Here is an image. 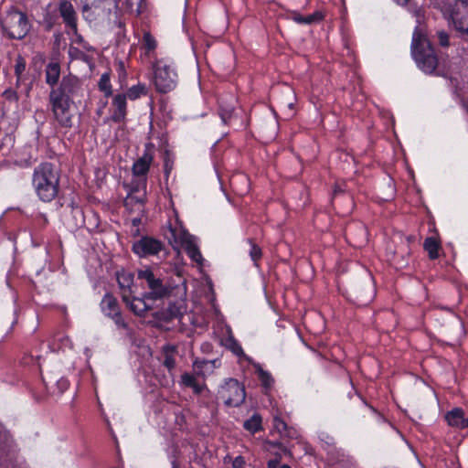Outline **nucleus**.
I'll use <instances>...</instances> for the list:
<instances>
[{
    "mask_svg": "<svg viewBox=\"0 0 468 468\" xmlns=\"http://www.w3.org/2000/svg\"><path fill=\"white\" fill-rule=\"evenodd\" d=\"M58 183L59 174L52 164L44 163L35 169L33 185L41 200H53L58 192Z\"/></svg>",
    "mask_w": 468,
    "mask_h": 468,
    "instance_id": "nucleus-1",
    "label": "nucleus"
},
{
    "mask_svg": "<svg viewBox=\"0 0 468 468\" xmlns=\"http://www.w3.org/2000/svg\"><path fill=\"white\" fill-rule=\"evenodd\" d=\"M411 49L420 69L429 74L435 72L438 67L437 55L430 40L420 27H416L413 32Z\"/></svg>",
    "mask_w": 468,
    "mask_h": 468,
    "instance_id": "nucleus-2",
    "label": "nucleus"
},
{
    "mask_svg": "<svg viewBox=\"0 0 468 468\" xmlns=\"http://www.w3.org/2000/svg\"><path fill=\"white\" fill-rule=\"evenodd\" d=\"M346 298L357 306H366L374 299L373 279L367 271H362L351 281L346 291Z\"/></svg>",
    "mask_w": 468,
    "mask_h": 468,
    "instance_id": "nucleus-3",
    "label": "nucleus"
},
{
    "mask_svg": "<svg viewBox=\"0 0 468 468\" xmlns=\"http://www.w3.org/2000/svg\"><path fill=\"white\" fill-rule=\"evenodd\" d=\"M335 399L339 407L353 416H366L375 412L374 408L367 405L356 392L352 383H347L339 388L336 392Z\"/></svg>",
    "mask_w": 468,
    "mask_h": 468,
    "instance_id": "nucleus-4",
    "label": "nucleus"
},
{
    "mask_svg": "<svg viewBox=\"0 0 468 468\" xmlns=\"http://www.w3.org/2000/svg\"><path fill=\"white\" fill-rule=\"evenodd\" d=\"M1 28L10 39H23L30 30L27 14L11 6L1 19Z\"/></svg>",
    "mask_w": 468,
    "mask_h": 468,
    "instance_id": "nucleus-5",
    "label": "nucleus"
},
{
    "mask_svg": "<svg viewBox=\"0 0 468 468\" xmlns=\"http://www.w3.org/2000/svg\"><path fill=\"white\" fill-rule=\"evenodd\" d=\"M137 276L139 280L144 281L148 292H144V297L152 298V301H156L167 297L171 290L164 279L157 276L150 268L144 270H138Z\"/></svg>",
    "mask_w": 468,
    "mask_h": 468,
    "instance_id": "nucleus-6",
    "label": "nucleus"
},
{
    "mask_svg": "<svg viewBox=\"0 0 468 468\" xmlns=\"http://www.w3.org/2000/svg\"><path fill=\"white\" fill-rule=\"evenodd\" d=\"M218 398L224 400L229 407L240 406L246 398V391L237 379L229 378L218 389Z\"/></svg>",
    "mask_w": 468,
    "mask_h": 468,
    "instance_id": "nucleus-7",
    "label": "nucleus"
},
{
    "mask_svg": "<svg viewBox=\"0 0 468 468\" xmlns=\"http://www.w3.org/2000/svg\"><path fill=\"white\" fill-rule=\"evenodd\" d=\"M49 103L55 119L63 127L72 126V113L70 112V105L72 100H66L55 96L54 92L49 93Z\"/></svg>",
    "mask_w": 468,
    "mask_h": 468,
    "instance_id": "nucleus-8",
    "label": "nucleus"
},
{
    "mask_svg": "<svg viewBox=\"0 0 468 468\" xmlns=\"http://www.w3.org/2000/svg\"><path fill=\"white\" fill-rule=\"evenodd\" d=\"M176 74L168 65L157 66L154 69V82L156 90L160 93H167L176 87Z\"/></svg>",
    "mask_w": 468,
    "mask_h": 468,
    "instance_id": "nucleus-9",
    "label": "nucleus"
},
{
    "mask_svg": "<svg viewBox=\"0 0 468 468\" xmlns=\"http://www.w3.org/2000/svg\"><path fill=\"white\" fill-rule=\"evenodd\" d=\"M165 248L164 243L153 237L143 236L133 242L132 250L139 257H148L157 255Z\"/></svg>",
    "mask_w": 468,
    "mask_h": 468,
    "instance_id": "nucleus-10",
    "label": "nucleus"
},
{
    "mask_svg": "<svg viewBox=\"0 0 468 468\" xmlns=\"http://www.w3.org/2000/svg\"><path fill=\"white\" fill-rule=\"evenodd\" d=\"M456 30L468 36V0H457L452 12Z\"/></svg>",
    "mask_w": 468,
    "mask_h": 468,
    "instance_id": "nucleus-11",
    "label": "nucleus"
},
{
    "mask_svg": "<svg viewBox=\"0 0 468 468\" xmlns=\"http://www.w3.org/2000/svg\"><path fill=\"white\" fill-rule=\"evenodd\" d=\"M80 88V80L77 77L69 74L63 77L59 86L57 88H52L50 92H54L55 96L59 98L71 100V97L78 92Z\"/></svg>",
    "mask_w": 468,
    "mask_h": 468,
    "instance_id": "nucleus-12",
    "label": "nucleus"
},
{
    "mask_svg": "<svg viewBox=\"0 0 468 468\" xmlns=\"http://www.w3.org/2000/svg\"><path fill=\"white\" fill-rule=\"evenodd\" d=\"M257 131L261 139L271 141L277 135L278 122L273 116L267 114L258 122Z\"/></svg>",
    "mask_w": 468,
    "mask_h": 468,
    "instance_id": "nucleus-13",
    "label": "nucleus"
},
{
    "mask_svg": "<svg viewBox=\"0 0 468 468\" xmlns=\"http://www.w3.org/2000/svg\"><path fill=\"white\" fill-rule=\"evenodd\" d=\"M118 285L122 291V299L125 303H129V297L134 293L133 290L134 274L124 270L116 271Z\"/></svg>",
    "mask_w": 468,
    "mask_h": 468,
    "instance_id": "nucleus-14",
    "label": "nucleus"
},
{
    "mask_svg": "<svg viewBox=\"0 0 468 468\" xmlns=\"http://www.w3.org/2000/svg\"><path fill=\"white\" fill-rule=\"evenodd\" d=\"M183 306L177 303H169L166 308L162 309L155 313L154 317L163 322L169 323L175 319H181L183 317Z\"/></svg>",
    "mask_w": 468,
    "mask_h": 468,
    "instance_id": "nucleus-15",
    "label": "nucleus"
},
{
    "mask_svg": "<svg viewBox=\"0 0 468 468\" xmlns=\"http://www.w3.org/2000/svg\"><path fill=\"white\" fill-rule=\"evenodd\" d=\"M346 239L354 247L361 248L367 243V231L365 226L359 225L357 229L352 226L346 229Z\"/></svg>",
    "mask_w": 468,
    "mask_h": 468,
    "instance_id": "nucleus-16",
    "label": "nucleus"
},
{
    "mask_svg": "<svg viewBox=\"0 0 468 468\" xmlns=\"http://www.w3.org/2000/svg\"><path fill=\"white\" fill-rule=\"evenodd\" d=\"M148 300H152V298L144 297V292L142 297L130 296L129 303L126 304L134 314L144 316L147 311L152 309V306L147 303Z\"/></svg>",
    "mask_w": 468,
    "mask_h": 468,
    "instance_id": "nucleus-17",
    "label": "nucleus"
},
{
    "mask_svg": "<svg viewBox=\"0 0 468 468\" xmlns=\"http://www.w3.org/2000/svg\"><path fill=\"white\" fill-rule=\"evenodd\" d=\"M59 14L61 17L63 18V21L65 24L73 28L77 29V18H76V12L74 10V7L72 4L67 0L61 1L59 4Z\"/></svg>",
    "mask_w": 468,
    "mask_h": 468,
    "instance_id": "nucleus-18",
    "label": "nucleus"
},
{
    "mask_svg": "<svg viewBox=\"0 0 468 468\" xmlns=\"http://www.w3.org/2000/svg\"><path fill=\"white\" fill-rule=\"evenodd\" d=\"M153 154L147 148L145 153L133 165V174L136 176H144L150 168Z\"/></svg>",
    "mask_w": 468,
    "mask_h": 468,
    "instance_id": "nucleus-19",
    "label": "nucleus"
},
{
    "mask_svg": "<svg viewBox=\"0 0 468 468\" xmlns=\"http://www.w3.org/2000/svg\"><path fill=\"white\" fill-rule=\"evenodd\" d=\"M112 105L115 107L112 117V121L115 122H122L126 116V95H115L112 100Z\"/></svg>",
    "mask_w": 468,
    "mask_h": 468,
    "instance_id": "nucleus-20",
    "label": "nucleus"
},
{
    "mask_svg": "<svg viewBox=\"0 0 468 468\" xmlns=\"http://www.w3.org/2000/svg\"><path fill=\"white\" fill-rule=\"evenodd\" d=\"M445 420L450 426L457 428H466L468 426V420L464 418V412L459 408H455L452 410L447 412Z\"/></svg>",
    "mask_w": 468,
    "mask_h": 468,
    "instance_id": "nucleus-21",
    "label": "nucleus"
},
{
    "mask_svg": "<svg viewBox=\"0 0 468 468\" xmlns=\"http://www.w3.org/2000/svg\"><path fill=\"white\" fill-rule=\"evenodd\" d=\"M46 82L52 88L58 84L60 76V65L57 61L49 62L46 67Z\"/></svg>",
    "mask_w": 468,
    "mask_h": 468,
    "instance_id": "nucleus-22",
    "label": "nucleus"
},
{
    "mask_svg": "<svg viewBox=\"0 0 468 468\" xmlns=\"http://www.w3.org/2000/svg\"><path fill=\"white\" fill-rule=\"evenodd\" d=\"M293 99L294 93L292 90L287 88L284 92V98L280 100L278 102L280 111L283 112L287 117L292 116V111L293 109Z\"/></svg>",
    "mask_w": 468,
    "mask_h": 468,
    "instance_id": "nucleus-23",
    "label": "nucleus"
},
{
    "mask_svg": "<svg viewBox=\"0 0 468 468\" xmlns=\"http://www.w3.org/2000/svg\"><path fill=\"white\" fill-rule=\"evenodd\" d=\"M66 222L72 229L80 228L84 223V215L80 207H72L70 215L66 216Z\"/></svg>",
    "mask_w": 468,
    "mask_h": 468,
    "instance_id": "nucleus-24",
    "label": "nucleus"
},
{
    "mask_svg": "<svg viewBox=\"0 0 468 468\" xmlns=\"http://www.w3.org/2000/svg\"><path fill=\"white\" fill-rule=\"evenodd\" d=\"M164 355L163 365L169 370L172 371L176 367L175 356L177 353V347L173 345H165L162 348Z\"/></svg>",
    "mask_w": 468,
    "mask_h": 468,
    "instance_id": "nucleus-25",
    "label": "nucleus"
},
{
    "mask_svg": "<svg viewBox=\"0 0 468 468\" xmlns=\"http://www.w3.org/2000/svg\"><path fill=\"white\" fill-rule=\"evenodd\" d=\"M102 310L111 316L120 311L117 299L111 293H106L101 301Z\"/></svg>",
    "mask_w": 468,
    "mask_h": 468,
    "instance_id": "nucleus-26",
    "label": "nucleus"
},
{
    "mask_svg": "<svg viewBox=\"0 0 468 468\" xmlns=\"http://www.w3.org/2000/svg\"><path fill=\"white\" fill-rule=\"evenodd\" d=\"M234 99H231V102H227L224 99H221L218 101L219 104V115L222 119V121L227 123L228 120H229L232 116V113L234 112L235 106H234Z\"/></svg>",
    "mask_w": 468,
    "mask_h": 468,
    "instance_id": "nucleus-27",
    "label": "nucleus"
},
{
    "mask_svg": "<svg viewBox=\"0 0 468 468\" xmlns=\"http://www.w3.org/2000/svg\"><path fill=\"white\" fill-rule=\"evenodd\" d=\"M323 14L321 12H314L312 15H308L303 16L298 13H293L292 16V20L299 24H308L311 25L315 22H319L323 19Z\"/></svg>",
    "mask_w": 468,
    "mask_h": 468,
    "instance_id": "nucleus-28",
    "label": "nucleus"
},
{
    "mask_svg": "<svg viewBox=\"0 0 468 468\" xmlns=\"http://www.w3.org/2000/svg\"><path fill=\"white\" fill-rule=\"evenodd\" d=\"M424 249L428 251L429 257L431 260L437 259L439 257V249L440 244L436 240V239L432 237H429L424 241Z\"/></svg>",
    "mask_w": 468,
    "mask_h": 468,
    "instance_id": "nucleus-29",
    "label": "nucleus"
},
{
    "mask_svg": "<svg viewBox=\"0 0 468 468\" xmlns=\"http://www.w3.org/2000/svg\"><path fill=\"white\" fill-rule=\"evenodd\" d=\"M243 427L251 433L259 431L262 429L261 417L259 414H254L250 419L244 421Z\"/></svg>",
    "mask_w": 468,
    "mask_h": 468,
    "instance_id": "nucleus-30",
    "label": "nucleus"
},
{
    "mask_svg": "<svg viewBox=\"0 0 468 468\" xmlns=\"http://www.w3.org/2000/svg\"><path fill=\"white\" fill-rule=\"evenodd\" d=\"M147 93V89L143 84H138L131 87L128 90L126 95V99L129 98L130 100H136L141 95H145Z\"/></svg>",
    "mask_w": 468,
    "mask_h": 468,
    "instance_id": "nucleus-31",
    "label": "nucleus"
},
{
    "mask_svg": "<svg viewBox=\"0 0 468 468\" xmlns=\"http://www.w3.org/2000/svg\"><path fill=\"white\" fill-rule=\"evenodd\" d=\"M224 463H231L232 468H245L246 466V461L242 456L232 459L230 455H227L224 458Z\"/></svg>",
    "mask_w": 468,
    "mask_h": 468,
    "instance_id": "nucleus-32",
    "label": "nucleus"
},
{
    "mask_svg": "<svg viewBox=\"0 0 468 468\" xmlns=\"http://www.w3.org/2000/svg\"><path fill=\"white\" fill-rule=\"evenodd\" d=\"M99 88L106 96L112 95V87L110 84V77L108 74H102L99 81Z\"/></svg>",
    "mask_w": 468,
    "mask_h": 468,
    "instance_id": "nucleus-33",
    "label": "nucleus"
},
{
    "mask_svg": "<svg viewBox=\"0 0 468 468\" xmlns=\"http://www.w3.org/2000/svg\"><path fill=\"white\" fill-rule=\"evenodd\" d=\"M186 253L187 255L195 261H199L202 258L201 256V253L198 250V248L193 244V243H188L186 246Z\"/></svg>",
    "mask_w": 468,
    "mask_h": 468,
    "instance_id": "nucleus-34",
    "label": "nucleus"
},
{
    "mask_svg": "<svg viewBox=\"0 0 468 468\" xmlns=\"http://www.w3.org/2000/svg\"><path fill=\"white\" fill-rule=\"evenodd\" d=\"M26 69V61L22 56H17L16 58L15 64V74L17 78V80H20L22 73Z\"/></svg>",
    "mask_w": 468,
    "mask_h": 468,
    "instance_id": "nucleus-35",
    "label": "nucleus"
},
{
    "mask_svg": "<svg viewBox=\"0 0 468 468\" xmlns=\"http://www.w3.org/2000/svg\"><path fill=\"white\" fill-rule=\"evenodd\" d=\"M69 55L72 59H80L83 61H88L89 56L83 51L80 50L77 48H70L69 50Z\"/></svg>",
    "mask_w": 468,
    "mask_h": 468,
    "instance_id": "nucleus-36",
    "label": "nucleus"
},
{
    "mask_svg": "<svg viewBox=\"0 0 468 468\" xmlns=\"http://www.w3.org/2000/svg\"><path fill=\"white\" fill-rule=\"evenodd\" d=\"M249 244L250 245V255L253 261H257L261 257V248L252 242L251 239H249Z\"/></svg>",
    "mask_w": 468,
    "mask_h": 468,
    "instance_id": "nucleus-37",
    "label": "nucleus"
},
{
    "mask_svg": "<svg viewBox=\"0 0 468 468\" xmlns=\"http://www.w3.org/2000/svg\"><path fill=\"white\" fill-rule=\"evenodd\" d=\"M257 372H258L261 381L262 382V385L265 387L271 386V384L272 382V378H271V375L268 372L264 371L261 367H260L257 370Z\"/></svg>",
    "mask_w": 468,
    "mask_h": 468,
    "instance_id": "nucleus-38",
    "label": "nucleus"
},
{
    "mask_svg": "<svg viewBox=\"0 0 468 468\" xmlns=\"http://www.w3.org/2000/svg\"><path fill=\"white\" fill-rule=\"evenodd\" d=\"M144 45L148 51L155 48L156 42L150 33H144Z\"/></svg>",
    "mask_w": 468,
    "mask_h": 468,
    "instance_id": "nucleus-39",
    "label": "nucleus"
},
{
    "mask_svg": "<svg viewBox=\"0 0 468 468\" xmlns=\"http://www.w3.org/2000/svg\"><path fill=\"white\" fill-rule=\"evenodd\" d=\"M275 429L282 434L283 432H287V435H290L288 431L287 424L280 418H274L273 420Z\"/></svg>",
    "mask_w": 468,
    "mask_h": 468,
    "instance_id": "nucleus-40",
    "label": "nucleus"
},
{
    "mask_svg": "<svg viewBox=\"0 0 468 468\" xmlns=\"http://www.w3.org/2000/svg\"><path fill=\"white\" fill-rule=\"evenodd\" d=\"M181 382L184 386L191 388L197 382V379L193 375L189 373H184L181 376Z\"/></svg>",
    "mask_w": 468,
    "mask_h": 468,
    "instance_id": "nucleus-41",
    "label": "nucleus"
},
{
    "mask_svg": "<svg viewBox=\"0 0 468 468\" xmlns=\"http://www.w3.org/2000/svg\"><path fill=\"white\" fill-rule=\"evenodd\" d=\"M111 317L113 319V321L115 322V324L119 326V327H122V328H126L127 327V324L125 323V321L122 319V315H121V312H117V313H114V314L111 315Z\"/></svg>",
    "mask_w": 468,
    "mask_h": 468,
    "instance_id": "nucleus-42",
    "label": "nucleus"
},
{
    "mask_svg": "<svg viewBox=\"0 0 468 468\" xmlns=\"http://www.w3.org/2000/svg\"><path fill=\"white\" fill-rule=\"evenodd\" d=\"M439 41L441 46L448 47L449 46V36L447 33L441 31L438 34Z\"/></svg>",
    "mask_w": 468,
    "mask_h": 468,
    "instance_id": "nucleus-43",
    "label": "nucleus"
},
{
    "mask_svg": "<svg viewBox=\"0 0 468 468\" xmlns=\"http://www.w3.org/2000/svg\"><path fill=\"white\" fill-rule=\"evenodd\" d=\"M4 95L9 101H18L17 93L13 90H6L4 93Z\"/></svg>",
    "mask_w": 468,
    "mask_h": 468,
    "instance_id": "nucleus-44",
    "label": "nucleus"
},
{
    "mask_svg": "<svg viewBox=\"0 0 468 468\" xmlns=\"http://www.w3.org/2000/svg\"><path fill=\"white\" fill-rule=\"evenodd\" d=\"M125 206H128L129 204H132V203H139V204H143V200L136 197H133L132 193H130L128 195V197H126L125 201Z\"/></svg>",
    "mask_w": 468,
    "mask_h": 468,
    "instance_id": "nucleus-45",
    "label": "nucleus"
},
{
    "mask_svg": "<svg viewBox=\"0 0 468 468\" xmlns=\"http://www.w3.org/2000/svg\"><path fill=\"white\" fill-rule=\"evenodd\" d=\"M281 463V455H277L274 459L270 460L267 463L268 468H277L279 463Z\"/></svg>",
    "mask_w": 468,
    "mask_h": 468,
    "instance_id": "nucleus-46",
    "label": "nucleus"
},
{
    "mask_svg": "<svg viewBox=\"0 0 468 468\" xmlns=\"http://www.w3.org/2000/svg\"><path fill=\"white\" fill-rule=\"evenodd\" d=\"M205 365H207V361H205V360H203V361L196 360L193 364L195 369H201V368H203V367Z\"/></svg>",
    "mask_w": 468,
    "mask_h": 468,
    "instance_id": "nucleus-47",
    "label": "nucleus"
},
{
    "mask_svg": "<svg viewBox=\"0 0 468 468\" xmlns=\"http://www.w3.org/2000/svg\"><path fill=\"white\" fill-rule=\"evenodd\" d=\"M271 445L273 446V447L281 448L282 453H284V454H289L290 453V452L286 448L282 447L281 442H271Z\"/></svg>",
    "mask_w": 468,
    "mask_h": 468,
    "instance_id": "nucleus-48",
    "label": "nucleus"
},
{
    "mask_svg": "<svg viewBox=\"0 0 468 468\" xmlns=\"http://www.w3.org/2000/svg\"><path fill=\"white\" fill-rule=\"evenodd\" d=\"M196 394H200L203 390V387L200 386L197 382L194 384V386L191 387Z\"/></svg>",
    "mask_w": 468,
    "mask_h": 468,
    "instance_id": "nucleus-49",
    "label": "nucleus"
},
{
    "mask_svg": "<svg viewBox=\"0 0 468 468\" xmlns=\"http://www.w3.org/2000/svg\"><path fill=\"white\" fill-rule=\"evenodd\" d=\"M344 191L343 188L336 185L334 188L333 198H335L338 193H343Z\"/></svg>",
    "mask_w": 468,
    "mask_h": 468,
    "instance_id": "nucleus-50",
    "label": "nucleus"
},
{
    "mask_svg": "<svg viewBox=\"0 0 468 468\" xmlns=\"http://www.w3.org/2000/svg\"><path fill=\"white\" fill-rule=\"evenodd\" d=\"M233 352H234L236 355H238V356H239V355L243 354V350H242L241 346H239V345H236V346L233 348Z\"/></svg>",
    "mask_w": 468,
    "mask_h": 468,
    "instance_id": "nucleus-51",
    "label": "nucleus"
},
{
    "mask_svg": "<svg viewBox=\"0 0 468 468\" xmlns=\"http://www.w3.org/2000/svg\"><path fill=\"white\" fill-rule=\"evenodd\" d=\"M58 385L60 388H66L68 386V381L66 379H61L58 382Z\"/></svg>",
    "mask_w": 468,
    "mask_h": 468,
    "instance_id": "nucleus-52",
    "label": "nucleus"
},
{
    "mask_svg": "<svg viewBox=\"0 0 468 468\" xmlns=\"http://www.w3.org/2000/svg\"><path fill=\"white\" fill-rule=\"evenodd\" d=\"M396 3L401 5H407L410 0H394Z\"/></svg>",
    "mask_w": 468,
    "mask_h": 468,
    "instance_id": "nucleus-53",
    "label": "nucleus"
},
{
    "mask_svg": "<svg viewBox=\"0 0 468 468\" xmlns=\"http://www.w3.org/2000/svg\"><path fill=\"white\" fill-rule=\"evenodd\" d=\"M133 225H137V224H139V223H140V219H139V218H134V219L133 220Z\"/></svg>",
    "mask_w": 468,
    "mask_h": 468,
    "instance_id": "nucleus-54",
    "label": "nucleus"
},
{
    "mask_svg": "<svg viewBox=\"0 0 468 468\" xmlns=\"http://www.w3.org/2000/svg\"><path fill=\"white\" fill-rule=\"evenodd\" d=\"M414 13H415V16H416L417 17H420V10H415V12H414Z\"/></svg>",
    "mask_w": 468,
    "mask_h": 468,
    "instance_id": "nucleus-55",
    "label": "nucleus"
},
{
    "mask_svg": "<svg viewBox=\"0 0 468 468\" xmlns=\"http://www.w3.org/2000/svg\"><path fill=\"white\" fill-rule=\"evenodd\" d=\"M280 468H291V466L288 464H282L280 466Z\"/></svg>",
    "mask_w": 468,
    "mask_h": 468,
    "instance_id": "nucleus-56",
    "label": "nucleus"
},
{
    "mask_svg": "<svg viewBox=\"0 0 468 468\" xmlns=\"http://www.w3.org/2000/svg\"><path fill=\"white\" fill-rule=\"evenodd\" d=\"M173 468H178L177 464L176 463V462L173 463Z\"/></svg>",
    "mask_w": 468,
    "mask_h": 468,
    "instance_id": "nucleus-57",
    "label": "nucleus"
}]
</instances>
